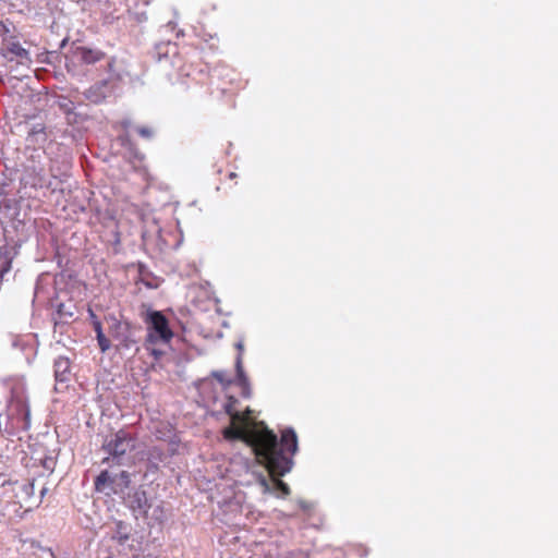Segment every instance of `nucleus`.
Here are the masks:
<instances>
[{"mask_svg": "<svg viewBox=\"0 0 558 558\" xmlns=\"http://www.w3.org/2000/svg\"><path fill=\"white\" fill-rule=\"evenodd\" d=\"M23 492L27 496L32 497L34 495V493H35V482H32V483H28V484L24 485L23 486Z\"/></svg>", "mask_w": 558, "mask_h": 558, "instance_id": "nucleus-16", "label": "nucleus"}, {"mask_svg": "<svg viewBox=\"0 0 558 558\" xmlns=\"http://www.w3.org/2000/svg\"><path fill=\"white\" fill-rule=\"evenodd\" d=\"M7 50L10 53L16 56L20 59L21 63H24V61H27V62L31 61L28 51L26 49H24L20 45V43H16V41L9 43L7 45Z\"/></svg>", "mask_w": 558, "mask_h": 558, "instance_id": "nucleus-10", "label": "nucleus"}, {"mask_svg": "<svg viewBox=\"0 0 558 558\" xmlns=\"http://www.w3.org/2000/svg\"><path fill=\"white\" fill-rule=\"evenodd\" d=\"M252 414H253V411L250 408H247L243 412H240L241 420H238V425L246 428L247 430H253L255 428H263L265 426L263 422L259 423L258 425H256L255 427L250 428L251 424L253 423Z\"/></svg>", "mask_w": 558, "mask_h": 558, "instance_id": "nucleus-11", "label": "nucleus"}, {"mask_svg": "<svg viewBox=\"0 0 558 558\" xmlns=\"http://www.w3.org/2000/svg\"><path fill=\"white\" fill-rule=\"evenodd\" d=\"M70 360L65 356L60 355L54 362V390L57 392H66L70 388Z\"/></svg>", "mask_w": 558, "mask_h": 558, "instance_id": "nucleus-6", "label": "nucleus"}, {"mask_svg": "<svg viewBox=\"0 0 558 558\" xmlns=\"http://www.w3.org/2000/svg\"><path fill=\"white\" fill-rule=\"evenodd\" d=\"M9 269H10V264H9V263H7V266H5V267H3V268L1 269V271H0V272H1V276H3V274H4V272L9 271Z\"/></svg>", "mask_w": 558, "mask_h": 558, "instance_id": "nucleus-20", "label": "nucleus"}, {"mask_svg": "<svg viewBox=\"0 0 558 558\" xmlns=\"http://www.w3.org/2000/svg\"><path fill=\"white\" fill-rule=\"evenodd\" d=\"M236 175L238 174L235 172H230L228 177H229V179L232 180V179L236 178Z\"/></svg>", "mask_w": 558, "mask_h": 558, "instance_id": "nucleus-22", "label": "nucleus"}, {"mask_svg": "<svg viewBox=\"0 0 558 558\" xmlns=\"http://www.w3.org/2000/svg\"><path fill=\"white\" fill-rule=\"evenodd\" d=\"M140 281L143 282L149 289H156L159 287V280L156 277L150 279H146L143 274H141Z\"/></svg>", "mask_w": 558, "mask_h": 558, "instance_id": "nucleus-14", "label": "nucleus"}, {"mask_svg": "<svg viewBox=\"0 0 558 558\" xmlns=\"http://www.w3.org/2000/svg\"><path fill=\"white\" fill-rule=\"evenodd\" d=\"M259 464L264 465L270 477L272 478V482H274V485L275 487L281 492L282 496H289L290 495V487L287 483H284L283 481L280 480L281 476H284L287 473H289L291 471V469L282 474H272L267 465L266 462H262V461H257Z\"/></svg>", "mask_w": 558, "mask_h": 558, "instance_id": "nucleus-8", "label": "nucleus"}, {"mask_svg": "<svg viewBox=\"0 0 558 558\" xmlns=\"http://www.w3.org/2000/svg\"><path fill=\"white\" fill-rule=\"evenodd\" d=\"M260 485L264 487L265 492L269 490V484L266 478L262 477L259 481Z\"/></svg>", "mask_w": 558, "mask_h": 558, "instance_id": "nucleus-18", "label": "nucleus"}, {"mask_svg": "<svg viewBox=\"0 0 558 558\" xmlns=\"http://www.w3.org/2000/svg\"><path fill=\"white\" fill-rule=\"evenodd\" d=\"M137 133L145 138H150L153 136V130L148 126L137 128Z\"/></svg>", "mask_w": 558, "mask_h": 558, "instance_id": "nucleus-15", "label": "nucleus"}, {"mask_svg": "<svg viewBox=\"0 0 558 558\" xmlns=\"http://www.w3.org/2000/svg\"><path fill=\"white\" fill-rule=\"evenodd\" d=\"M93 100L97 101L100 97H90Z\"/></svg>", "mask_w": 558, "mask_h": 558, "instance_id": "nucleus-27", "label": "nucleus"}, {"mask_svg": "<svg viewBox=\"0 0 558 558\" xmlns=\"http://www.w3.org/2000/svg\"><path fill=\"white\" fill-rule=\"evenodd\" d=\"M211 376L218 380L225 388L232 384V379L229 378L223 371H215L211 373Z\"/></svg>", "mask_w": 558, "mask_h": 558, "instance_id": "nucleus-13", "label": "nucleus"}, {"mask_svg": "<svg viewBox=\"0 0 558 558\" xmlns=\"http://www.w3.org/2000/svg\"><path fill=\"white\" fill-rule=\"evenodd\" d=\"M113 63H114V59H111V61L108 64H109L110 68H112Z\"/></svg>", "mask_w": 558, "mask_h": 558, "instance_id": "nucleus-25", "label": "nucleus"}, {"mask_svg": "<svg viewBox=\"0 0 558 558\" xmlns=\"http://www.w3.org/2000/svg\"><path fill=\"white\" fill-rule=\"evenodd\" d=\"M133 447V438L123 429L111 435L110 439H107L102 445L105 451L112 458L124 456Z\"/></svg>", "mask_w": 558, "mask_h": 558, "instance_id": "nucleus-3", "label": "nucleus"}, {"mask_svg": "<svg viewBox=\"0 0 558 558\" xmlns=\"http://www.w3.org/2000/svg\"><path fill=\"white\" fill-rule=\"evenodd\" d=\"M46 492H47V488H46V487H41V488L39 489V494H40V496H39V498H38V502H40V501H41V498H43V496L46 494Z\"/></svg>", "mask_w": 558, "mask_h": 558, "instance_id": "nucleus-19", "label": "nucleus"}, {"mask_svg": "<svg viewBox=\"0 0 558 558\" xmlns=\"http://www.w3.org/2000/svg\"><path fill=\"white\" fill-rule=\"evenodd\" d=\"M146 323L149 325V338H158L163 342H169L173 332L169 327L167 317L159 311H151L147 314Z\"/></svg>", "mask_w": 558, "mask_h": 558, "instance_id": "nucleus-2", "label": "nucleus"}, {"mask_svg": "<svg viewBox=\"0 0 558 558\" xmlns=\"http://www.w3.org/2000/svg\"><path fill=\"white\" fill-rule=\"evenodd\" d=\"M108 483H112L111 476L107 470L101 471L100 474L96 477L95 487L98 492L104 490L105 486Z\"/></svg>", "mask_w": 558, "mask_h": 558, "instance_id": "nucleus-12", "label": "nucleus"}, {"mask_svg": "<svg viewBox=\"0 0 558 558\" xmlns=\"http://www.w3.org/2000/svg\"><path fill=\"white\" fill-rule=\"evenodd\" d=\"M43 132H44V128L40 124H38L32 129V131L29 132V135L36 136V135L43 134Z\"/></svg>", "mask_w": 558, "mask_h": 558, "instance_id": "nucleus-17", "label": "nucleus"}, {"mask_svg": "<svg viewBox=\"0 0 558 558\" xmlns=\"http://www.w3.org/2000/svg\"><path fill=\"white\" fill-rule=\"evenodd\" d=\"M106 57V52L98 48L86 46H76L72 48V58H74L76 64L80 65H93L105 60Z\"/></svg>", "mask_w": 558, "mask_h": 558, "instance_id": "nucleus-5", "label": "nucleus"}, {"mask_svg": "<svg viewBox=\"0 0 558 558\" xmlns=\"http://www.w3.org/2000/svg\"><path fill=\"white\" fill-rule=\"evenodd\" d=\"M65 305L63 303L58 304L57 315L54 319L53 338L56 339L54 351L59 352V345L66 347L68 331L70 324L66 320Z\"/></svg>", "mask_w": 558, "mask_h": 558, "instance_id": "nucleus-4", "label": "nucleus"}, {"mask_svg": "<svg viewBox=\"0 0 558 558\" xmlns=\"http://www.w3.org/2000/svg\"><path fill=\"white\" fill-rule=\"evenodd\" d=\"M108 461H109V457H107V458H105V459L102 460V462H104V463H105V462H108Z\"/></svg>", "mask_w": 558, "mask_h": 558, "instance_id": "nucleus-28", "label": "nucleus"}, {"mask_svg": "<svg viewBox=\"0 0 558 558\" xmlns=\"http://www.w3.org/2000/svg\"><path fill=\"white\" fill-rule=\"evenodd\" d=\"M238 399L228 396L223 404L225 412L230 416V425L222 430L226 440H242L250 445L256 460L266 462L272 474H282L293 466V456L298 451V437L293 429L281 432V437L268 429L255 428L247 430L238 425L240 411L236 410Z\"/></svg>", "mask_w": 558, "mask_h": 558, "instance_id": "nucleus-1", "label": "nucleus"}, {"mask_svg": "<svg viewBox=\"0 0 558 558\" xmlns=\"http://www.w3.org/2000/svg\"><path fill=\"white\" fill-rule=\"evenodd\" d=\"M4 194V184L0 182V196Z\"/></svg>", "mask_w": 558, "mask_h": 558, "instance_id": "nucleus-21", "label": "nucleus"}, {"mask_svg": "<svg viewBox=\"0 0 558 558\" xmlns=\"http://www.w3.org/2000/svg\"><path fill=\"white\" fill-rule=\"evenodd\" d=\"M89 316L92 318L93 327L96 332V338L98 341V345L101 352H106L110 349V341L109 339L104 335L102 332V326L100 320L97 318V316L94 314L93 310H88Z\"/></svg>", "mask_w": 558, "mask_h": 558, "instance_id": "nucleus-7", "label": "nucleus"}, {"mask_svg": "<svg viewBox=\"0 0 558 558\" xmlns=\"http://www.w3.org/2000/svg\"><path fill=\"white\" fill-rule=\"evenodd\" d=\"M62 280H63V275H61L60 278L56 280V284L59 286Z\"/></svg>", "mask_w": 558, "mask_h": 558, "instance_id": "nucleus-23", "label": "nucleus"}, {"mask_svg": "<svg viewBox=\"0 0 558 558\" xmlns=\"http://www.w3.org/2000/svg\"><path fill=\"white\" fill-rule=\"evenodd\" d=\"M64 66L68 69L69 68V63H68V59L64 58Z\"/></svg>", "mask_w": 558, "mask_h": 558, "instance_id": "nucleus-24", "label": "nucleus"}, {"mask_svg": "<svg viewBox=\"0 0 558 558\" xmlns=\"http://www.w3.org/2000/svg\"><path fill=\"white\" fill-rule=\"evenodd\" d=\"M66 41H68V37H65V38L62 40L61 45H62V46H64Z\"/></svg>", "mask_w": 558, "mask_h": 558, "instance_id": "nucleus-26", "label": "nucleus"}, {"mask_svg": "<svg viewBox=\"0 0 558 558\" xmlns=\"http://www.w3.org/2000/svg\"><path fill=\"white\" fill-rule=\"evenodd\" d=\"M236 373H238V384L242 388V396L244 398H250L251 397L250 385H248V380H247L246 376L244 375V372L242 368L241 356H238V360H236Z\"/></svg>", "mask_w": 558, "mask_h": 558, "instance_id": "nucleus-9", "label": "nucleus"}]
</instances>
